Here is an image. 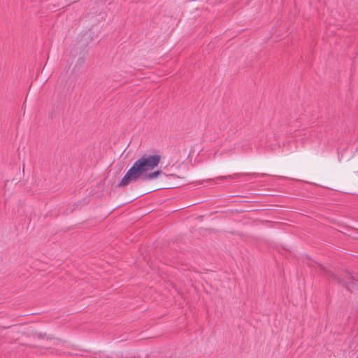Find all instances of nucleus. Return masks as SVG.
I'll return each mask as SVG.
<instances>
[{"label": "nucleus", "mask_w": 358, "mask_h": 358, "mask_svg": "<svg viewBox=\"0 0 358 358\" xmlns=\"http://www.w3.org/2000/svg\"><path fill=\"white\" fill-rule=\"evenodd\" d=\"M160 161L161 156L159 155H143L127 171L118 183V187H125L138 180H152L157 178L162 174V171L153 170L158 166Z\"/></svg>", "instance_id": "1"}, {"label": "nucleus", "mask_w": 358, "mask_h": 358, "mask_svg": "<svg viewBox=\"0 0 358 358\" xmlns=\"http://www.w3.org/2000/svg\"><path fill=\"white\" fill-rule=\"evenodd\" d=\"M344 277L345 278V280L337 279L338 281L345 286L347 289L352 292L354 287L357 285V281H355L353 276L348 272L344 273Z\"/></svg>", "instance_id": "2"}, {"label": "nucleus", "mask_w": 358, "mask_h": 358, "mask_svg": "<svg viewBox=\"0 0 358 358\" xmlns=\"http://www.w3.org/2000/svg\"><path fill=\"white\" fill-rule=\"evenodd\" d=\"M240 174L229 175L227 176H220L217 177L216 179L236 178H238Z\"/></svg>", "instance_id": "3"}, {"label": "nucleus", "mask_w": 358, "mask_h": 358, "mask_svg": "<svg viewBox=\"0 0 358 358\" xmlns=\"http://www.w3.org/2000/svg\"><path fill=\"white\" fill-rule=\"evenodd\" d=\"M331 277L334 279H336V276L334 274H331Z\"/></svg>", "instance_id": "4"}]
</instances>
